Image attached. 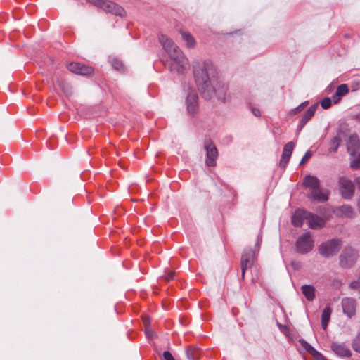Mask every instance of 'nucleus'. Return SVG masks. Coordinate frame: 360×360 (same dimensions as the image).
Returning <instances> with one entry per match:
<instances>
[{
    "label": "nucleus",
    "mask_w": 360,
    "mask_h": 360,
    "mask_svg": "<svg viewBox=\"0 0 360 360\" xmlns=\"http://www.w3.org/2000/svg\"><path fill=\"white\" fill-rule=\"evenodd\" d=\"M193 74L198 89L205 99H210L215 94L223 102L229 100L228 86L219 80L212 63L206 61L196 64L193 66Z\"/></svg>",
    "instance_id": "nucleus-1"
},
{
    "label": "nucleus",
    "mask_w": 360,
    "mask_h": 360,
    "mask_svg": "<svg viewBox=\"0 0 360 360\" xmlns=\"http://www.w3.org/2000/svg\"><path fill=\"white\" fill-rule=\"evenodd\" d=\"M159 41L170 58L172 70L181 73L189 69L190 63L188 58L170 38L165 34H160Z\"/></svg>",
    "instance_id": "nucleus-2"
},
{
    "label": "nucleus",
    "mask_w": 360,
    "mask_h": 360,
    "mask_svg": "<svg viewBox=\"0 0 360 360\" xmlns=\"http://www.w3.org/2000/svg\"><path fill=\"white\" fill-rule=\"evenodd\" d=\"M342 247V241L338 238H333L322 243L318 248L319 254L326 258L335 255Z\"/></svg>",
    "instance_id": "nucleus-3"
},
{
    "label": "nucleus",
    "mask_w": 360,
    "mask_h": 360,
    "mask_svg": "<svg viewBox=\"0 0 360 360\" xmlns=\"http://www.w3.org/2000/svg\"><path fill=\"white\" fill-rule=\"evenodd\" d=\"M90 4L103 10L106 13H110L115 15L123 16L125 13L124 10L119 5L108 0H87Z\"/></svg>",
    "instance_id": "nucleus-4"
},
{
    "label": "nucleus",
    "mask_w": 360,
    "mask_h": 360,
    "mask_svg": "<svg viewBox=\"0 0 360 360\" xmlns=\"http://www.w3.org/2000/svg\"><path fill=\"white\" fill-rule=\"evenodd\" d=\"M314 246V241L309 232L300 235L295 242V250L300 254H307L312 250Z\"/></svg>",
    "instance_id": "nucleus-5"
},
{
    "label": "nucleus",
    "mask_w": 360,
    "mask_h": 360,
    "mask_svg": "<svg viewBox=\"0 0 360 360\" xmlns=\"http://www.w3.org/2000/svg\"><path fill=\"white\" fill-rule=\"evenodd\" d=\"M359 255L356 250L352 248H346L340 256V264L344 268L352 267L356 262Z\"/></svg>",
    "instance_id": "nucleus-6"
},
{
    "label": "nucleus",
    "mask_w": 360,
    "mask_h": 360,
    "mask_svg": "<svg viewBox=\"0 0 360 360\" xmlns=\"http://www.w3.org/2000/svg\"><path fill=\"white\" fill-rule=\"evenodd\" d=\"M340 191L343 198L350 199L354 193V185L347 177L342 176L339 179Z\"/></svg>",
    "instance_id": "nucleus-7"
},
{
    "label": "nucleus",
    "mask_w": 360,
    "mask_h": 360,
    "mask_svg": "<svg viewBox=\"0 0 360 360\" xmlns=\"http://www.w3.org/2000/svg\"><path fill=\"white\" fill-rule=\"evenodd\" d=\"M205 149L206 150V165L208 167H214L216 165V160L218 158V150L210 140H206L204 144Z\"/></svg>",
    "instance_id": "nucleus-8"
},
{
    "label": "nucleus",
    "mask_w": 360,
    "mask_h": 360,
    "mask_svg": "<svg viewBox=\"0 0 360 360\" xmlns=\"http://www.w3.org/2000/svg\"><path fill=\"white\" fill-rule=\"evenodd\" d=\"M186 103L188 113L194 115L198 110V96L195 90L191 89L186 97Z\"/></svg>",
    "instance_id": "nucleus-9"
},
{
    "label": "nucleus",
    "mask_w": 360,
    "mask_h": 360,
    "mask_svg": "<svg viewBox=\"0 0 360 360\" xmlns=\"http://www.w3.org/2000/svg\"><path fill=\"white\" fill-rule=\"evenodd\" d=\"M255 259V252L252 250H245L241 257L242 276L244 277L245 272L248 269L252 267Z\"/></svg>",
    "instance_id": "nucleus-10"
},
{
    "label": "nucleus",
    "mask_w": 360,
    "mask_h": 360,
    "mask_svg": "<svg viewBox=\"0 0 360 360\" xmlns=\"http://www.w3.org/2000/svg\"><path fill=\"white\" fill-rule=\"evenodd\" d=\"M330 347L332 351L338 356L349 357L352 355L349 346L344 342H333Z\"/></svg>",
    "instance_id": "nucleus-11"
},
{
    "label": "nucleus",
    "mask_w": 360,
    "mask_h": 360,
    "mask_svg": "<svg viewBox=\"0 0 360 360\" xmlns=\"http://www.w3.org/2000/svg\"><path fill=\"white\" fill-rule=\"evenodd\" d=\"M67 68L73 73L82 75H89L93 72L91 67L76 62L69 63Z\"/></svg>",
    "instance_id": "nucleus-12"
},
{
    "label": "nucleus",
    "mask_w": 360,
    "mask_h": 360,
    "mask_svg": "<svg viewBox=\"0 0 360 360\" xmlns=\"http://www.w3.org/2000/svg\"><path fill=\"white\" fill-rule=\"evenodd\" d=\"M342 307L344 314L351 318L356 314V302L354 298L345 297L342 300Z\"/></svg>",
    "instance_id": "nucleus-13"
},
{
    "label": "nucleus",
    "mask_w": 360,
    "mask_h": 360,
    "mask_svg": "<svg viewBox=\"0 0 360 360\" xmlns=\"http://www.w3.org/2000/svg\"><path fill=\"white\" fill-rule=\"evenodd\" d=\"M295 148V143L292 141L288 142L284 146L283 154L281 156V159L280 160V167L283 168H285L288 165L292 151Z\"/></svg>",
    "instance_id": "nucleus-14"
},
{
    "label": "nucleus",
    "mask_w": 360,
    "mask_h": 360,
    "mask_svg": "<svg viewBox=\"0 0 360 360\" xmlns=\"http://www.w3.org/2000/svg\"><path fill=\"white\" fill-rule=\"evenodd\" d=\"M334 213L339 217L354 218L356 216L354 208L349 205H343L337 207Z\"/></svg>",
    "instance_id": "nucleus-15"
},
{
    "label": "nucleus",
    "mask_w": 360,
    "mask_h": 360,
    "mask_svg": "<svg viewBox=\"0 0 360 360\" xmlns=\"http://www.w3.org/2000/svg\"><path fill=\"white\" fill-rule=\"evenodd\" d=\"M329 193L321 189L320 186L312 190L308 195L309 199L317 202H326L328 200Z\"/></svg>",
    "instance_id": "nucleus-16"
},
{
    "label": "nucleus",
    "mask_w": 360,
    "mask_h": 360,
    "mask_svg": "<svg viewBox=\"0 0 360 360\" xmlns=\"http://www.w3.org/2000/svg\"><path fill=\"white\" fill-rule=\"evenodd\" d=\"M308 216V212L302 209H298L295 211V212L292 217V224L297 227L302 226L304 223V221L305 219L307 220Z\"/></svg>",
    "instance_id": "nucleus-17"
},
{
    "label": "nucleus",
    "mask_w": 360,
    "mask_h": 360,
    "mask_svg": "<svg viewBox=\"0 0 360 360\" xmlns=\"http://www.w3.org/2000/svg\"><path fill=\"white\" fill-rule=\"evenodd\" d=\"M307 224L311 229H318L325 226V221L322 217L309 212Z\"/></svg>",
    "instance_id": "nucleus-18"
},
{
    "label": "nucleus",
    "mask_w": 360,
    "mask_h": 360,
    "mask_svg": "<svg viewBox=\"0 0 360 360\" xmlns=\"http://www.w3.org/2000/svg\"><path fill=\"white\" fill-rule=\"evenodd\" d=\"M347 151L351 155H354L360 148V140L356 134L349 136L347 141Z\"/></svg>",
    "instance_id": "nucleus-19"
},
{
    "label": "nucleus",
    "mask_w": 360,
    "mask_h": 360,
    "mask_svg": "<svg viewBox=\"0 0 360 360\" xmlns=\"http://www.w3.org/2000/svg\"><path fill=\"white\" fill-rule=\"evenodd\" d=\"M316 108H317V104L312 105L304 112V114L303 115V116L298 124L299 131L302 130V129L304 127V125L307 123V122L314 115Z\"/></svg>",
    "instance_id": "nucleus-20"
},
{
    "label": "nucleus",
    "mask_w": 360,
    "mask_h": 360,
    "mask_svg": "<svg viewBox=\"0 0 360 360\" xmlns=\"http://www.w3.org/2000/svg\"><path fill=\"white\" fill-rule=\"evenodd\" d=\"M300 342L301 345L314 357L315 360H326V359L320 352L316 351L304 340H300Z\"/></svg>",
    "instance_id": "nucleus-21"
},
{
    "label": "nucleus",
    "mask_w": 360,
    "mask_h": 360,
    "mask_svg": "<svg viewBox=\"0 0 360 360\" xmlns=\"http://www.w3.org/2000/svg\"><path fill=\"white\" fill-rule=\"evenodd\" d=\"M303 184L306 188H309L312 191L320 186V181L315 176L307 175L304 179Z\"/></svg>",
    "instance_id": "nucleus-22"
},
{
    "label": "nucleus",
    "mask_w": 360,
    "mask_h": 360,
    "mask_svg": "<svg viewBox=\"0 0 360 360\" xmlns=\"http://www.w3.org/2000/svg\"><path fill=\"white\" fill-rule=\"evenodd\" d=\"M349 92V89L347 84H343L337 88L335 94L333 96L334 103H337L340 101L341 98L345 96Z\"/></svg>",
    "instance_id": "nucleus-23"
},
{
    "label": "nucleus",
    "mask_w": 360,
    "mask_h": 360,
    "mask_svg": "<svg viewBox=\"0 0 360 360\" xmlns=\"http://www.w3.org/2000/svg\"><path fill=\"white\" fill-rule=\"evenodd\" d=\"M302 294L309 301H312L315 298V288L311 285H304L301 288Z\"/></svg>",
    "instance_id": "nucleus-24"
},
{
    "label": "nucleus",
    "mask_w": 360,
    "mask_h": 360,
    "mask_svg": "<svg viewBox=\"0 0 360 360\" xmlns=\"http://www.w3.org/2000/svg\"><path fill=\"white\" fill-rule=\"evenodd\" d=\"M332 313V309L330 306H326L323 310L321 314V326L323 329L326 330L328 327V322L330 319V315Z\"/></svg>",
    "instance_id": "nucleus-25"
},
{
    "label": "nucleus",
    "mask_w": 360,
    "mask_h": 360,
    "mask_svg": "<svg viewBox=\"0 0 360 360\" xmlns=\"http://www.w3.org/2000/svg\"><path fill=\"white\" fill-rule=\"evenodd\" d=\"M181 34L182 39L186 42L187 47L193 48L195 46V40L190 33L182 31Z\"/></svg>",
    "instance_id": "nucleus-26"
},
{
    "label": "nucleus",
    "mask_w": 360,
    "mask_h": 360,
    "mask_svg": "<svg viewBox=\"0 0 360 360\" xmlns=\"http://www.w3.org/2000/svg\"><path fill=\"white\" fill-rule=\"evenodd\" d=\"M186 355L190 360H197L200 355V351L198 348L189 347L186 350Z\"/></svg>",
    "instance_id": "nucleus-27"
},
{
    "label": "nucleus",
    "mask_w": 360,
    "mask_h": 360,
    "mask_svg": "<svg viewBox=\"0 0 360 360\" xmlns=\"http://www.w3.org/2000/svg\"><path fill=\"white\" fill-rule=\"evenodd\" d=\"M340 143L341 138L339 136H334L330 142V147L329 148V152L336 153Z\"/></svg>",
    "instance_id": "nucleus-28"
},
{
    "label": "nucleus",
    "mask_w": 360,
    "mask_h": 360,
    "mask_svg": "<svg viewBox=\"0 0 360 360\" xmlns=\"http://www.w3.org/2000/svg\"><path fill=\"white\" fill-rule=\"evenodd\" d=\"M350 167L354 169H360V154L352 155Z\"/></svg>",
    "instance_id": "nucleus-29"
},
{
    "label": "nucleus",
    "mask_w": 360,
    "mask_h": 360,
    "mask_svg": "<svg viewBox=\"0 0 360 360\" xmlns=\"http://www.w3.org/2000/svg\"><path fill=\"white\" fill-rule=\"evenodd\" d=\"M307 105H308V101H304V102L302 103L299 106L291 110L290 112V115H296V114L300 112L307 106Z\"/></svg>",
    "instance_id": "nucleus-30"
},
{
    "label": "nucleus",
    "mask_w": 360,
    "mask_h": 360,
    "mask_svg": "<svg viewBox=\"0 0 360 360\" xmlns=\"http://www.w3.org/2000/svg\"><path fill=\"white\" fill-rule=\"evenodd\" d=\"M352 348L355 352L360 354V333L353 340Z\"/></svg>",
    "instance_id": "nucleus-31"
},
{
    "label": "nucleus",
    "mask_w": 360,
    "mask_h": 360,
    "mask_svg": "<svg viewBox=\"0 0 360 360\" xmlns=\"http://www.w3.org/2000/svg\"><path fill=\"white\" fill-rule=\"evenodd\" d=\"M112 67L117 70H123V64L118 59H112L111 61Z\"/></svg>",
    "instance_id": "nucleus-32"
},
{
    "label": "nucleus",
    "mask_w": 360,
    "mask_h": 360,
    "mask_svg": "<svg viewBox=\"0 0 360 360\" xmlns=\"http://www.w3.org/2000/svg\"><path fill=\"white\" fill-rule=\"evenodd\" d=\"M331 100L330 98H325L321 101V105L323 109H328L331 106Z\"/></svg>",
    "instance_id": "nucleus-33"
},
{
    "label": "nucleus",
    "mask_w": 360,
    "mask_h": 360,
    "mask_svg": "<svg viewBox=\"0 0 360 360\" xmlns=\"http://www.w3.org/2000/svg\"><path fill=\"white\" fill-rule=\"evenodd\" d=\"M312 156V153L311 151H307L304 155L302 157L300 162V165H304L305 162H307L310 158Z\"/></svg>",
    "instance_id": "nucleus-34"
},
{
    "label": "nucleus",
    "mask_w": 360,
    "mask_h": 360,
    "mask_svg": "<svg viewBox=\"0 0 360 360\" xmlns=\"http://www.w3.org/2000/svg\"><path fill=\"white\" fill-rule=\"evenodd\" d=\"M349 288L352 289H358L360 288V281H352L349 283Z\"/></svg>",
    "instance_id": "nucleus-35"
},
{
    "label": "nucleus",
    "mask_w": 360,
    "mask_h": 360,
    "mask_svg": "<svg viewBox=\"0 0 360 360\" xmlns=\"http://www.w3.org/2000/svg\"><path fill=\"white\" fill-rule=\"evenodd\" d=\"M163 358L164 360H175L172 356V354L168 351H165L163 352Z\"/></svg>",
    "instance_id": "nucleus-36"
},
{
    "label": "nucleus",
    "mask_w": 360,
    "mask_h": 360,
    "mask_svg": "<svg viewBox=\"0 0 360 360\" xmlns=\"http://www.w3.org/2000/svg\"><path fill=\"white\" fill-rule=\"evenodd\" d=\"M253 114L256 116V117H259L260 116V111L258 109H255V108H252V110Z\"/></svg>",
    "instance_id": "nucleus-37"
},
{
    "label": "nucleus",
    "mask_w": 360,
    "mask_h": 360,
    "mask_svg": "<svg viewBox=\"0 0 360 360\" xmlns=\"http://www.w3.org/2000/svg\"><path fill=\"white\" fill-rule=\"evenodd\" d=\"M173 278H174V273L173 272H170L166 278L167 281H168L170 280H172Z\"/></svg>",
    "instance_id": "nucleus-38"
},
{
    "label": "nucleus",
    "mask_w": 360,
    "mask_h": 360,
    "mask_svg": "<svg viewBox=\"0 0 360 360\" xmlns=\"http://www.w3.org/2000/svg\"><path fill=\"white\" fill-rule=\"evenodd\" d=\"M355 183L359 188V190H360V177H357L356 179H355Z\"/></svg>",
    "instance_id": "nucleus-39"
},
{
    "label": "nucleus",
    "mask_w": 360,
    "mask_h": 360,
    "mask_svg": "<svg viewBox=\"0 0 360 360\" xmlns=\"http://www.w3.org/2000/svg\"><path fill=\"white\" fill-rule=\"evenodd\" d=\"M143 322H144V324L146 326V324H148V318H144L143 319Z\"/></svg>",
    "instance_id": "nucleus-40"
},
{
    "label": "nucleus",
    "mask_w": 360,
    "mask_h": 360,
    "mask_svg": "<svg viewBox=\"0 0 360 360\" xmlns=\"http://www.w3.org/2000/svg\"><path fill=\"white\" fill-rule=\"evenodd\" d=\"M357 207H358V210L360 213V198L358 200Z\"/></svg>",
    "instance_id": "nucleus-41"
},
{
    "label": "nucleus",
    "mask_w": 360,
    "mask_h": 360,
    "mask_svg": "<svg viewBox=\"0 0 360 360\" xmlns=\"http://www.w3.org/2000/svg\"><path fill=\"white\" fill-rule=\"evenodd\" d=\"M146 334L148 336L150 337V333L149 332V330L148 329H146Z\"/></svg>",
    "instance_id": "nucleus-42"
},
{
    "label": "nucleus",
    "mask_w": 360,
    "mask_h": 360,
    "mask_svg": "<svg viewBox=\"0 0 360 360\" xmlns=\"http://www.w3.org/2000/svg\"><path fill=\"white\" fill-rule=\"evenodd\" d=\"M261 240L259 238L257 239V243H256V245H258L259 243H260Z\"/></svg>",
    "instance_id": "nucleus-43"
},
{
    "label": "nucleus",
    "mask_w": 360,
    "mask_h": 360,
    "mask_svg": "<svg viewBox=\"0 0 360 360\" xmlns=\"http://www.w3.org/2000/svg\"><path fill=\"white\" fill-rule=\"evenodd\" d=\"M359 298H360V287H359Z\"/></svg>",
    "instance_id": "nucleus-44"
},
{
    "label": "nucleus",
    "mask_w": 360,
    "mask_h": 360,
    "mask_svg": "<svg viewBox=\"0 0 360 360\" xmlns=\"http://www.w3.org/2000/svg\"><path fill=\"white\" fill-rule=\"evenodd\" d=\"M359 280L360 281V274H359Z\"/></svg>",
    "instance_id": "nucleus-45"
}]
</instances>
